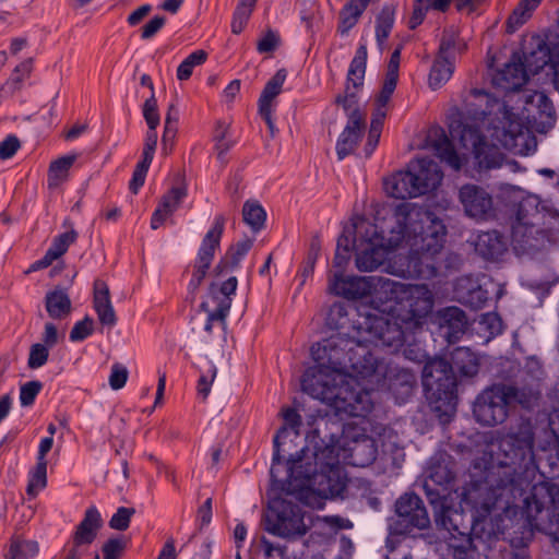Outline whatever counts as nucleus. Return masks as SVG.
<instances>
[{
  "label": "nucleus",
  "mask_w": 559,
  "mask_h": 559,
  "mask_svg": "<svg viewBox=\"0 0 559 559\" xmlns=\"http://www.w3.org/2000/svg\"><path fill=\"white\" fill-rule=\"evenodd\" d=\"M43 383L38 380L25 382L20 386V403L23 407L34 405L37 395L43 390Z\"/></svg>",
  "instance_id": "nucleus-53"
},
{
  "label": "nucleus",
  "mask_w": 559,
  "mask_h": 559,
  "mask_svg": "<svg viewBox=\"0 0 559 559\" xmlns=\"http://www.w3.org/2000/svg\"><path fill=\"white\" fill-rule=\"evenodd\" d=\"M452 370L463 377H474L479 370V358L467 347H457L451 354Z\"/></svg>",
  "instance_id": "nucleus-35"
},
{
  "label": "nucleus",
  "mask_w": 559,
  "mask_h": 559,
  "mask_svg": "<svg viewBox=\"0 0 559 559\" xmlns=\"http://www.w3.org/2000/svg\"><path fill=\"white\" fill-rule=\"evenodd\" d=\"M405 343L402 328L384 316L377 313L359 314L357 337L349 357V369L367 378L378 370V358L370 346L386 348L396 353Z\"/></svg>",
  "instance_id": "nucleus-4"
},
{
  "label": "nucleus",
  "mask_w": 559,
  "mask_h": 559,
  "mask_svg": "<svg viewBox=\"0 0 559 559\" xmlns=\"http://www.w3.org/2000/svg\"><path fill=\"white\" fill-rule=\"evenodd\" d=\"M416 383L415 376L406 370H397L393 378H390L389 390L395 396L399 404L405 403L413 394Z\"/></svg>",
  "instance_id": "nucleus-38"
},
{
  "label": "nucleus",
  "mask_w": 559,
  "mask_h": 559,
  "mask_svg": "<svg viewBox=\"0 0 559 559\" xmlns=\"http://www.w3.org/2000/svg\"><path fill=\"white\" fill-rule=\"evenodd\" d=\"M286 433V429H280L273 439V459L270 468L271 476V489L274 491L292 495L288 491V483L297 484V479L290 476V467L294 465L297 471L304 468V461L308 459V452L310 448L304 447L295 454H289V457L285 460L286 450L284 448L285 442H282L283 436Z\"/></svg>",
  "instance_id": "nucleus-10"
},
{
  "label": "nucleus",
  "mask_w": 559,
  "mask_h": 559,
  "mask_svg": "<svg viewBox=\"0 0 559 559\" xmlns=\"http://www.w3.org/2000/svg\"><path fill=\"white\" fill-rule=\"evenodd\" d=\"M460 141L465 148H472L479 169H493L502 166L504 155L497 145L487 143L478 121L462 123Z\"/></svg>",
  "instance_id": "nucleus-14"
},
{
  "label": "nucleus",
  "mask_w": 559,
  "mask_h": 559,
  "mask_svg": "<svg viewBox=\"0 0 559 559\" xmlns=\"http://www.w3.org/2000/svg\"><path fill=\"white\" fill-rule=\"evenodd\" d=\"M311 453L313 459L312 466L325 468L328 472L340 471L338 451L335 445L325 444L321 440V444L316 443Z\"/></svg>",
  "instance_id": "nucleus-37"
},
{
  "label": "nucleus",
  "mask_w": 559,
  "mask_h": 559,
  "mask_svg": "<svg viewBox=\"0 0 559 559\" xmlns=\"http://www.w3.org/2000/svg\"><path fill=\"white\" fill-rule=\"evenodd\" d=\"M528 80L520 52H513L510 61L492 75V84L506 92L519 91Z\"/></svg>",
  "instance_id": "nucleus-22"
},
{
  "label": "nucleus",
  "mask_w": 559,
  "mask_h": 559,
  "mask_svg": "<svg viewBox=\"0 0 559 559\" xmlns=\"http://www.w3.org/2000/svg\"><path fill=\"white\" fill-rule=\"evenodd\" d=\"M361 15L356 14L350 8L344 5L340 11V23L337 32L341 35H346L357 23Z\"/></svg>",
  "instance_id": "nucleus-62"
},
{
  "label": "nucleus",
  "mask_w": 559,
  "mask_h": 559,
  "mask_svg": "<svg viewBox=\"0 0 559 559\" xmlns=\"http://www.w3.org/2000/svg\"><path fill=\"white\" fill-rule=\"evenodd\" d=\"M334 373L318 364L308 368L301 377L302 391L334 408L337 415L367 417L373 408L372 391L355 380L336 383Z\"/></svg>",
  "instance_id": "nucleus-3"
},
{
  "label": "nucleus",
  "mask_w": 559,
  "mask_h": 559,
  "mask_svg": "<svg viewBox=\"0 0 559 559\" xmlns=\"http://www.w3.org/2000/svg\"><path fill=\"white\" fill-rule=\"evenodd\" d=\"M252 11L253 8L248 5L247 3H243L241 1L238 3L233 14V21L230 25L231 32L234 34H240L245 29Z\"/></svg>",
  "instance_id": "nucleus-54"
},
{
  "label": "nucleus",
  "mask_w": 559,
  "mask_h": 559,
  "mask_svg": "<svg viewBox=\"0 0 559 559\" xmlns=\"http://www.w3.org/2000/svg\"><path fill=\"white\" fill-rule=\"evenodd\" d=\"M502 388L506 394V397L510 400V407L521 406L524 409L532 411L534 409L540 400V391L532 385H513V384H503Z\"/></svg>",
  "instance_id": "nucleus-32"
},
{
  "label": "nucleus",
  "mask_w": 559,
  "mask_h": 559,
  "mask_svg": "<svg viewBox=\"0 0 559 559\" xmlns=\"http://www.w3.org/2000/svg\"><path fill=\"white\" fill-rule=\"evenodd\" d=\"M526 105H535L540 114L550 116L554 112V106L549 97L539 91H534L525 96Z\"/></svg>",
  "instance_id": "nucleus-57"
},
{
  "label": "nucleus",
  "mask_w": 559,
  "mask_h": 559,
  "mask_svg": "<svg viewBox=\"0 0 559 559\" xmlns=\"http://www.w3.org/2000/svg\"><path fill=\"white\" fill-rule=\"evenodd\" d=\"M289 471L290 476L293 475V478L297 479V484L292 486V483H288V491L299 498L316 495L325 499L334 497L342 489L340 471L328 472L325 468L312 466L309 461H304L301 471H297L294 465Z\"/></svg>",
  "instance_id": "nucleus-8"
},
{
  "label": "nucleus",
  "mask_w": 559,
  "mask_h": 559,
  "mask_svg": "<svg viewBox=\"0 0 559 559\" xmlns=\"http://www.w3.org/2000/svg\"><path fill=\"white\" fill-rule=\"evenodd\" d=\"M62 227L66 228L67 230L56 236L52 239L50 247L48 248V250L57 259L62 257L68 251L69 247L73 245L79 237V234L74 228V223L71 218H64L62 222Z\"/></svg>",
  "instance_id": "nucleus-40"
},
{
  "label": "nucleus",
  "mask_w": 559,
  "mask_h": 559,
  "mask_svg": "<svg viewBox=\"0 0 559 559\" xmlns=\"http://www.w3.org/2000/svg\"><path fill=\"white\" fill-rule=\"evenodd\" d=\"M395 512L406 531L424 530L430 521L423 500L416 493H404L395 502Z\"/></svg>",
  "instance_id": "nucleus-19"
},
{
  "label": "nucleus",
  "mask_w": 559,
  "mask_h": 559,
  "mask_svg": "<svg viewBox=\"0 0 559 559\" xmlns=\"http://www.w3.org/2000/svg\"><path fill=\"white\" fill-rule=\"evenodd\" d=\"M93 305L98 320L103 325L109 328L116 325L117 317L111 305L109 288L108 285L102 280H96L94 282Z\"/></svg>",
  "instance_id": "nucleus-27"
},
{
  "label": "nucleus",
  "mask_w": 559,
  "mask_h": 559,
  "mask_svg": "<svg viewBox=\"0 0 559 559\" xmlns=\"http://www.w3.org/2000/svg\"><path fill=\"white\" fill-rule=\"evenodd\" d=\"M361 15L356 14L350 8L344 5L340 11V23L337 32L341 35H346L357 23Z\"/></svg>",
  "instance_id": "nucleus-63"
},
{
  "label": "nucleus",
  "mask_w": 559,
  "mask_h": 559,
  "mask_svg": "<svg viewBox=\"0 0 559 559\" xmlns=\"http://www.w3.org/2000/svg\"><path fill=\"white\" fill-rule=\"evenodd\" d=\"M207 59V52L199 49L191 52L177 68V79L179 81H187L191 78L193 69L197 66L203 64Z\"/></svg>",
  "instance_id": "nucleus-50"
},
{
  "label": "nucleus",
  "mask_w": 559,
  "mask_h": 559,
  "mask_svg": "<svg viewBox=\"0 0 559 559\" xmlns=\"http://www.w3.org/2000/svg\"><path fill=\"white\" fill-rule=\"evenodd\" d=\"M265 531L283 538L304 536L307 526L301 507L284 498L272 499L265 515Z\"/></svg>",
  "instance_id": "nucleus-9"
},
{
  "label": "nucleus",
  "mask_w": 559,
  "mask_h": 559,
  "mask_svg": "<svg viewBox=\"0 0 559 559\" xmlns=\"http://www.w3.org/2000/svg\"><path fill=\"white\" fill-rule=\"evenodd\" d=\"M228 124L223 121H218L214 132L215 151L217 158L222 163L225 162V155L227 152L234 146V141L228 138Z\"/></svg>",
  "instance_id": "nucleus-51"
},
{
  "label": "nucleus",
  "mask_w": 559,
  "mask_h": 559,
  "mask_svg": "<svg viewBox=\"0 0 559 559\" xmlns=\"http://www.w3.org/2000/svg\"><path fill=\"white\" fill-rule=\"evenodd\" d=\"M102 525L103 519L97 508L94 506L87 508L71 539L63 546L61 559H83Z\"/></svg>",
  "instance_id": "nucleus-15"
},
{
  "label": "nucleus",
  "mask_w": 559,
  "mask_h": 559,
  "mask_svg": "<svg viewBox=\"0 0 559 559\" xmlns=\"http://www.w3.org/2000/svg\"><path fill=\"white\" fill-rule=\"evenodd\" d=\"M465 48L466 45L454 32L444 31L440 40L438 56L452 60L456 52L461 53Z\"/></svg>",
  "instance_id": "nucleus-47"
},
{
  "label": "nucleus",
  "mask_w": 559,
  "mask_h": 559,
  "mask_svg": "<svg viewBox=\"0 0 559 559\" xmlns=\"http://www.w3.org/2000/svg\"><path fill=\"white\" fill-rule=\"evenodd\" d=\"M386 288L381 304H390L382 312L392 323L399 324L403 332L405 329L417 328L429 316L433 308V295L426 284H404L389 280L384 283Z\"/></svg>",
  "instance_id": "nucleus-5"
},
{
  "label": "nucleus",
  "mask_w": 559,
  "mask_h": 559,
  "mask_svg": "<svg viewBox=\"0 0 559 559\" xmlns=\"http://www.w3.org/2000/svg\"><path fill=\"white\" fill-rule=\"evenodd\" d=\"M134 514V508L119 507L109 520V527L116 531L128 530L130 526L131 518Z\"/></svg>",
  "instance_id": "nucleus-55"
},
{
  "label": "nucleus",
  "mask_w": 559,
  "mask_h": 559,
  "mask_svg": "<svg viewBox=\"0 0 559 559\" xmlns=\"http://www.w3.org/2000/svg\"><path fill=\"white\" fill-rule=\"evenodd\" d=\"M49 348L48 346L36 343L33 344L29 348L28 359H27V366L29 369H38L43 367L47 361L49 357Z\"/></svg>",
  "instance_id": "nucleus-56"
},
{
  "label": "nucleus",
  "mask_w": 559,
  "mask_h": 559,
  "mask_svg": "<svg viewBox=\"0 0 559 559\" xmlns=\"http://www.w3.org/2000/svg\"><path fill=\"white\" fill-rule=\"evenodd\" d=\"M421 383L433 411H454L457 383L450 361L441 357L429 359L423 368Z\"/></svg>",
  "instance_id": "nucleus-7"
},
{
  "label": "nucleus",
  "mask_w": 559,
  "mask_h": 559,
  "mask_svg": "<svg viewBox=\"0 0 559 559\" xmlns=\"http://www.w3.org/2000/svg\"><path fill=\"white\" fill-rule=\"evenodd\" d=\"M415 170H400L385 179L388 194L395 199L406 200L419 197L436 189L443 177L438 165L429 159H418Z\"/></svg>",
  "instance_id": "nucleus-6"
},
{
  "label": "nucleus",
  "mask_w": 559,
  "mask_h": 559,
  "mask_svg": "<svg viewBox=\"0 0 559 559\" xmlns=\"http://www.w3.org/2000/svg\"><path fill=\"white\" fill-rule=\"evenodd\" d=\"M430 144L436 155L444 163H447L454 170H460L462 162L456 153L453 143L445 134L444 130L439 128L431 132L429 135Z\"/></svg>",
  "instance_id": "nucleus-30"
},
{
  "label": "nucleus",
  "mask_w": 559,
  "mask_h": 559,
  "mask_svg": "<svg viewBox=\"0 0 559 559\" xmlns=\"http://www.w3.org/2000/svg\"><path fill=\"white\" fill-rule=\"evenodd\" d=\"M45 308L48 316L53 320H63L72 311V302L67 288L57 286L47 292L45 296Z\"/></svg>",
  "instance_id": "nucleus-31"
},
{
  "label": "nucleus",
  "mask_w": 559,
  "mask_h": 559,
  "mask_svg": "<svg viewBox=\"0 0 559 559\" xmlns=\"http://www.w3.org/2000/svg\"><path fill=\"white\" fill-rule=\"evenodd\" d=\"M441 328L448 329L449 341L459 340L467 328V317L465 312L455 306L447 307L439 313Z\"/></svg>",
  "instance_id": "nucleus-33"
},
{
  "label": "nucleus",
  "mask_w": 559,
  "mask_h": 559,
  "mask_svg": "<svg viewBox=\"0 0 559 559\" xmlns=\"http://www.w3.org/2000/svg\"><path fill=\"white\" fill-rule=\"evenodd\" d=\"M455 461L449 454H441L431 462L429 479L439 486H449L455 479Z\"/></svg>",
  "instance_id": "nucleus-34"
},
{
  "label": "nucleus",
  "mask_w": 559,
  "mask_h": 559,
  "mask_svg": "<svg viewBox=\"0 0 559 559\" xmlns=\"http://www.w3.org/2000/svg\"><path fill=\"white\" fill-rule=\"evenodd\" d=\"M93 332L94 321L92 318L86 316L83 320L75 322L69 337L71 342H82L91 336Z\"/></svg>",
  "instance_id": "nucleus-58"
},
{
  "label": "nucleus",
  "mask_w": 559,
  "mask_h": 559,
  "mask_svg": "<svg viewBox=\"0 0 559 559\" xmlns=\"http://www.w3.org/2000/svg\"><path fill=\"white\" fill-rule=\"evenodd\" d=\"M537 8L531 0H521L507 20V32L513 33L522 26Z\"/></svg>",
  "instance_id": "nucleus-46"
},
{
  "label": "nucleus",
  "mask_w": 559,
  "mask_h": 559,
  "mask_svg": "<svg viewBox=\"0 0 559 559\" xmlns=\"http://www.w3.org/2000/svg\"><path fill=\"white\" fill-rule=\"evenodd\" d=\"M37 552V542L13 537L4 557L5 559H33Z\"/></svg>",
  "instance_id": "nucleus-42"
},
{
  "label": "nucleus",
  "mask_w": 559,
  "mask_h": 559,
  "mask_svg": "<svg viewBox=\"0 0 559 559\" xmlns=\"http://www.w3.org/2000/svg\"><path fill=\"white\" fill-rule=\"evenodd\" d=\"M534 440L532 425L522 423L500 442L502 457L496 485L488 478L472 481L463 489L460 508L442 504L436 512L437 524L450 535L448 547L453 559H474L476 547L472 535L477 519L487 516L504 491L513 493L522 487L524 474L534 460Z\"/></svg>",
  "instance_id": "nucleus-1"
},
{
  "label": "nucleus",
  "mask_w": 559,
  "mask_h": 559,
  "mask_svg": "<svg viewBox=\"0 0 559 559\" xmlns=\"http://www.w3.org/2000/svg\"><path fill=\"white\" fill-rule=\"evenodd\" d=\"M47 486V462H37L36 466L28 473L26 493L35 498L40 490Z\"/></svg>",
  "instance_id": "nucleus-48"
},
{
  "label": "nucleus",
  "mask_w": 559,
  "mask_h": 559,
  "mask_svg": "<svg viewBox=\"0 0 559 559\" xmlns=\"http://www.w3.org/2000/svg\"><path fill=\"white\" fill-rule=\"evenodd\" d=\"M479 324L483 325L485 331L491 336L499 335L503 331L502 320L496 312L484 313L480 318Z\"/></svg>",
  "instance_id": "nucleus-64"
},
{
  "label": "nucleus",
  "mask_w": 559,
  "mask_h": 559,
  "mask_svg": "<svg viewBox=\"0 0 559 559\" xmlns=\"http://www.w3.org/2000/svg\"><path fill=\"white\" fill-rule=\"evenodd\" d=\"M366 131V116L361 111H354L346 126L337 138L335 151L338 160L355 153Z\"/></svg>",
  "instance_id": "nucleus-20"
},
{
  "label": "nucleus",
  "mask_w": 559,
  "mask_h": 559,
  "mask_svg": "<svg viewBox=\"0 0 559 559\" xmlns=\"http://www.w3.org/2000/svg\"><path fill=\"white\" fill-rule=\"evenodd\" d=\"M459 200L467 216L486 221L492 216L493 202L491 195L481 187L466 183L459 190Z\"/></svg>",
  "instance_id": "nucleus-18"
},
{
  "label": "nucleus",
  "mask_w": 559,
  "mask_h": 559,
  "mask_svg": "<svg viewBox=\"0 0 559 559\" xmlns=\"http://www.w3.org/2000/svg\"><path fill=\"white\" fill-rule=\"evenodd\" d=\"M187 194L188 191L185 185L174 186L162 197L159 205L173 215Z\"/></svg>",
  "instance_id": "nucleus-52"
},
{
  "label": "nucleus",
  "mask_w": 559,
  "mask_h": 559,
  "mask_svg": "<svg viewBox=\"0 0 559 559\" xmlns=\"http://www.w3.org/2000/svg\"><path fill=\"white\" fill-rule=\"evenodd\" d=\"M151 164L152 162H145V159H141L136 164L132 174V178L129 182V189L133 194H136L139 190L143 187Z\"/></svg>",
  "instance_id": "nucleus-60"
},
{
  "label": "nucleus",
  "mask_w": 559,
  "mask_h": 559,
  "mask_svg": "<svg viewBox=\"0 0 559 559\" xmlns=\"http://www.w3.org/2000/svg\"><path fill=\"white\" fill-rule=\"evenodd\" d=\"M401 61V49L396 48L390 57L386 73L384 78V82L382 88L378 95L377 102L380 106H385L390 100L393 92L396 88L397 80H399V69Z\"/></svg>",
  "instance_id": "nucleus-36"
},
{
  "label": "nucleus",
  "mask_w": 559,
  "mask_h": 559,
  "mask_svg": "<svg viewBox=\"0 0 559 559\" xmlns=\"http://www.w3.org/2000/svg\"><path fill=\"white\" fill-rule=\"evenodd\" d=\"M384 112L378 111L372 116L370 128L368 132L367 142L364 147L365 157L369 158L374 150L377 148L379 144V140L381 136L382 128H383V120H384Z\"/></svg>",
  "instance_id": "nucleus-49"
},
{
  "label": "nucleus",
  "mask_w": 559,
  "mask_h": 559,
  "mask_svg": "<svg viewBox=\"0 0 559 559\" xmlns=\"http://www.w3.org/2000/svg\"><path fill=\"white\" fill-rule=\"evenodd\" d=\"M502 383L493 384L484 390L476 399L473 414L484 426L502 424L508 417L510 400L506 397Z\"/></svg>",
  "instance_id": "nucleus-16"
},
{
  "label": "nucleus",
  "mask_w": 559,
  "mask_h": 559,
  "mask_svg": "<svg viewBox=\"0 0 559 559\" xmlns=\"http://www.w3.org/2000/svg\"><path fill=\"white\" fill-rule=\"evenodd\" d=\"M355 338L341 333L331 335L311 346V357L320 367L342 373L349 369Z\"/></svg>",
  "instance_id": "nucleus-13"
},
{
  "label": "nucleus",
  "mask_w": 559,
  "mask_h": 559,
  "mask_svg": "<svg viewBox=\"0 0 559 559\" xmlns=\"http://www.w3.org/2000/svg\"><path fill=\"white\" fill-rule=\"evenodd\" d=\"M225 223L226 219L223 215H216L212 227L207 230L201 241L197 257L191 265L192 273L188 284V293L192 300H194L197 292L212 265L215 252L221 247V239L225 229Z\"/></svg>",
  "instance_id": "nucleus-12"
},
{
  "label": "nucleus",
  "mask_w": 559,
  "mask_h": 559,
  "mask_svg": "<svg viewBox=\"0 0 559 559\" xmlns=\"http://www.w3.org/2000/svg\"><path fill=\"white\" fill-rule=\"evenodd\" d=\"M394 8L385 5L382 8L376 21V39L379 47H382L389 38L394 25Z\"/></svg>",
  "instance_id": "nucleus-44"
},
{
  "label": "nucleus",
  "mask_w": 559,
  "mask_h": 559,
  "mask_svg": "<svg viewBox=\"0 0 559 559\" xmlns=\"http://www.w3.org/2000/svg\"><path fill=\"white\" fill-rule=\"evenodd\" d=\"M395 226L388 245L367 241L356 253V266L372 272L386 260L385 271L404 278H430L437 274L435 255L444 245L445 226L432 212L414 203H401L394 211Z\"/></svg>",
  "instance_id": "nucleus-2"
},
{
  "label": "nucleus",
  "mask_w": 559,
  "mask_h": 559,
  "mask_svg": "<svg viewBox=\"0 0 559 559\" xmlns=\"http://www.w3.org/2000/svg\"><path fill=\"white\" fill-rule=\"evenodd\" d=\"M507 250L506 241L497 230L478 234L475 241V251L488 261L498 260Z\"/></svg>",
  "instance_id": "nucleus-29"
},
{
  "label": "nucleus",
  "mask_w": 559,
  "mask_h": 559,
  "mask_svg": "<svg viewBox=\"0 0 559 559\" xmlns=\"http://www.w3.org/2000/svg\"><path fill=\"white\" fill-rule=\"evenodd\" d=\"M34 69L33 58H27L19 63L10 79L4 83L2 90H8V92L13 95L15 92L20 91L23 86V82L25 79H28Z\"/></svg>",
  "instance_id": "nucleus-43"
},
{
  "label": "nucleus",
  "mask_w": 559,
  "mask_h": 559,
  "mask_svg": "<svg viewBox=\"0 0 559 559\" xmlns=\"http://www.w3.org/2000/svg\"><path fill=\"white\" fill-rule=\"evenodd\" d=\"M523 134V123L508 110L503 111L499 124L493 126L491 136L504 148L511 150L516 146V140Z\"/></svg>",
  "instance_id": "nucleus-26"
},
{
  "label": "nucleus",
  "mask_w": 559,
  "mask_h": 559,
  "mask_svg": "<svg viewBox=\"0 0 559 559\" xmlns=\"http://www.w3.org/2000/svg\"><path fill=\"white\" fill-rule=\"evenodd\" d=\"M347 464L356 467H366L374 462L378 455L377 441L369 436H361L352 440L345 449Z\"/></svg>",
  "instance_id": "nucleus-24"
},
{
  "label": "nucleus",
  "mask_w": 559,
  "mask_h": 559,
  "mask_svg": "<svg viewBox=\"0 0 559 559\" xmlns=\"http://www.w3.org/2000/svg\"><path fill=\"white\" fill-rule=\"evenodd\" d=\"M216 280L209 285L207 294L203 301H209L211 310L216 311L218 317L222 318L229 314L238 280L236 276H229L222 283H218V278Z\"/></svg>",
  "instance_id": "nucleus-23"
},
{
  "label": "nucleus",
  "mask_w": 559,
  "mask_h": 559,
  "mask_svg": "<svg viewBox=\"0 0 559 559\" xmlns=\"http://www.w3.org/2000/svg\"><path fill=\"white\" fill-rule=\"evenodd\" d=\"M287 78L286 69L282 68L266 82L258 100V110L266 123L270 132L274 135L275 123L273 112L275 110V98L281 94Z\"/></svg>",
  "instance_id": "nucleus-21"
},
{
  "label": "nucleus",
  "mask_w": 559,
  "mask_h": 559,
  "mask_svg": "<svg viewBox=\"0 0 559 559\" xmlns=\"http://www.w3.org/2000/svg\"><path fill=\"white\" fill-rule=\"evenodd\" d=\"M253 246V240L245 238L231 245L224 257L218 261L214 267V275L216 278L222 280L228 273L234 272L239 267L241 260L248 254Z\"/></svg>",
  "instance_id": "nucleus-25"
},
{
  "label": "nucleus",
  "mask_w": 559,
  "mask_h": 559,
  "mask_svg": "<svg viewBox=\"0 0 559 559\" xmlns=\"http://www.w3.org/2000/svg\"><path fill=\"white\" fill-rule=\"evenodd\" d=\"M556 48L559 49V41L550 43L549 45L539 43L537 48L533 51L528 53H521L527 73L537 74L548 63H550L551 69L554 70L556 61L554 52Z\"/></svg>",
  "instance_id": "nucleus-28"
},
{
  "label": "nucleus",
  "mask_w": 559,
  "mask_h": 559,
  "mask_svg": "<svg viewBox=\"0 0 559 559\" xmlns=\"http://www.w3.org/2000/svg\"><path fill=\"white\" fill-rule=\"evenodd\" d=\"M126 547L124 538H109L102 548L104 559H120Z\"/></svg>",
  "instance_id": "nucleus-61"
},
{
  "label": "nucleus",
  "mask_w": 559,
  "mask_h": 559,
  "mask_svg": "<svg viewBox=\"0 0 559 559\" xmlns=\"http://www.w3.org/2000/svg\"><path fill=\"white\" fill-rule=\"evenodd\" d=\"M143 117L150 129H157L160 122V117L158 114L157 99L155 97V93H152L151 96L144 102Z\"/></svg>",
  "instance_id": "nucleus-59"
},
{
  "label": "nucleus",
  "mask_w": 559,
  "mask_h": 559,
  "mask_svg": "<svg viewBox=\"0 0 559 559\" xmlns=\"http://www.w3.org/2000/svg\"><path fill=\"white\" fill-rule=\"evenodd\" d=\"M454 72L452 60L437 56L430 69L428 83L432 90H438L444 85Z\"/></svg>",
  "instance_id": "nucleus-41"
},
{
  "label": "nucleus",
  "mask_w": 559,
  "mask_h": 559,
  "mask_svg": "<svg viewBox=\"0 0 559 559\" xmlns=\"http://www.w3.org/2000/svg\"><path fill=\"white\" fill-rule=\"evenodd\" d=\"M367 55L366 45H359L348 68L345 91L335 97V103L342 106L347 119L354 111H360L358 108V92L364 85Z\"/></svg>",
  "instance_id": "nucleus-17"
},
{
  "label": "nucleus",
  "mask_w": 559,
  "mask_h": 559,
  "mask_svg": "<svg viewBox=\"0 0 559 559\" xmlns=\"http://www.w3.org/2000/svg\"><path fill=\"white\" fill-rule=\"evenodd\" d=\"M76 159V155H66L52 160L48 168L47 185L49 189L59 187L68 179L69 170Z\"/></svg>",
  "instance_id": "nucleus-39"
},
{
  "label": "nucleus",
  "mask_w": 559,
  "mask_h": 559,
  "mask_svg": "<svg viewBox=\"0 0 559 559\" xmlns=\"http://www.w3.org/2000/svg\"><path fill=\"white\" fill-rule=\"evenodd\" d=\"M242 217L253 231H259L264 227L266 213L259 202L247 201L242 207Z\"/></svg>",
  "instance_id": "nucleus-45"
},
{
  "label": "nucleus",
  "mask_w": 559,
  "mask_h": 559,
  "mask_svg": "<svg viewBox=\"0 0 559 559\" xmlns=\"http://www.w3.org/2000/svg\"><path fill=\"white\" fill-rule=\"evenodd\" d=\"M390 278L381 276H344L335 272L329 280V292L347 300H359L373 295L374 301L382 302Z\"/></svg>",
  "instance_id": "nucleus-11"
}]
</instances>
